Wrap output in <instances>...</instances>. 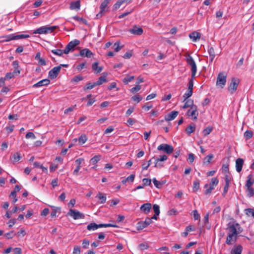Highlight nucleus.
I'll return each instance as SVG.
<instances>
[{
  "label": "nucleus",
  "mask_w": 254,
  "mask_h": 254,
  "mask_svg": "<svg viewBox=\"0 0 254 254\" xmlns=\"http://www.w3.org/2000/svg\"><path fill=\"white\" fill-rule=\"evenodd\" d=\"M226 230L228 231V236L226 244L232 245L236 242L238 235L242 232V229L236 221H232L227 224Z\"/></svg>",
  "instance_id": "f257e3e1"
},
{
  "label": "nucleus",
  "mask_w": 254,
  "mask_h": 254,
  "mask_svg": "<svg viewBox=\"0 0 254 254\" xmlns=\"http://www.w3.org/2000/svg\"><path fill=\"white\" fill-rule=\"evenodd\" d=\"M186 61L188 64H189L191 66V78L189 80L188 90L192 91L193 79L195 78V76L197 71V67L194 60L190 55H188L186 57Z\"/></svg>",
  "instance_id": "f03ea898"
},
{
  "label": "nucleus",
  "mask_w": 254,
  "mask_h": 254,
  "mask_svg": "<svg viewBox=\"0 0 254 254\" xmlns=\"http://www.w3.org/2000/svg\"><path fill=\"white\" fill-rule=\"evenodd\" d=\"M57 27L56 26H50L49 25L41 26L34 30L33 34H47L52 33Z\"/></svg>",
  "instance_id": "7ed1b4c3"
},
{
  "label": "nucleus",
  "mask_w": 254,
  "mask_h": 254,
  "mask_svg": "<svg viewBox=\"0 0 254 254\" xmlns=\"http://www.w3.org/2000/svg\"><path fill=\"white\" fill-rule=\"evenodd\" d=\"M118 226L115 224H97L95 223H91L89 224L88 225L87 227V229L89 231H94L97 230V229L99 228L102 227H115L116 228Z\"/></svg>",
  "instance_id": "20e7f679"
},
{
  "label": "nucleus",
  "mask_w": 254,
  "mask_h": 254,
  "mask_svg": "<svg viewBox=\"0 0 254 254\" xmlns=\"http://www.w3.org/2000/svg\"><path fill=\"white\" fill-rule=\"evenodd\" d=\"M30 36L28 34H20L14 35V34H9L2 36L5 39L2 42H9L11 40H18L20 39H26L29 38Z\"/></svg>",
  "instance_id": "39448f33"
},
{
  "label": "nucleus",
  "mask_w": 254,
  "mask_h": 254,
  "mask_svg": "<svg viewBox=\"0 0 254 254\" xmlns=\"http://www.w3.org/2000/svg\"><path fill=\"white\" fill-rule=\"evenodd\" d=\"M240 80L238 78H232L228 88V91L231 94H233L237 89Z\"/></svg>",
  "instance_id": "423d86ee"
},
{
  "label": "nucleus",
  "mask_w": 254,
  "mask_h": 254,
  "mask_svg": "<svg viewBox=\"0 0 254 254\" xmlns=\"http://www.w3.org/2000/svg\"><path fill=\"white\" fill-rule=\"evenodd\" d=\"M227 75L223 72H220L217 78L216 85L221 88H223L226 83Z\"/></svg>",
  "instance_id": "0eeeda50"
},
{
  "label": "nucleus",
  "mask_w": 254,
  "mask_h": 254,
  "mask_svg": "<svg viewBox=\"0 0 254 254\" xmlns=\"http://www.w3.org/2000/svg\"><path fill=\"white\" fill-rule=\"evenodd\" d=\"M157 150L162 151L163 152L168 154H170L173 152L174 148L171 145L169 144L166 143H162L157 147Z\"/></svg>",
  "instance_id": "6e6552de"
},
{
  "label": "nucleus",
  "mask_w": 254,
  "mask_h": 254,
  "mask_svg": "<svg viewBox=\"0 0 254 254\" xmlns=\"http://www.w3.org/2000/svg\"><path fill=\"white\" fill-rule=\"evenodd\" d=\"M67 214L73 218L74 220L83 219L84 215L78 210H74L72 209H69Z\"/></svg>",
  "instance_id": "1a4fd4ad"
},
{
  "label": "nucleus",
  "mask_w": 254,
  "mask_h": 254,
  "mask_svg": "<svg viewBox=\"0 0 254 254\" xmlns=\"http://www.w3.org/2000/svg\"><path fill=\"white\" fill-rule=\"evenodd\" d=\"M187 115L189 117H191L192 119L194 120H196L198 115L197 106H194L191 107L188 111Z\"/></svg>",
  "instance_id": "9d476101"
},
{
  "label": "nucleus",
  "mask_w": 254,
  "mask_h": 254,
  "mask_svg": "<svg viewBox=\"0 0 254 254\" xmlns=\"http://www.w3.org/2000/svg\"><path fill=\"white\" fill-rule=\"evenodd\" d=\"M61 70V66H55L49 72V77L53 79L56 78Z\"/></svg>",
  "instance_id": "9b49d317"
},
{
  "label": "nucleus",
  "mask_w": 254,
  "mask_h": 254,
  "mask_svg": "<svg viewBox=\"0 0 254 254\" xmlns=\"http://www.w3.org/2000/svg\"><path fill=\"white\" fill-rule=\"evenodd\" d=\"M110 0H104L101 4L100 8V11L96 14L97 18H99L101 17L104 13V10L105 8L107 7L108 4L109 3Z\"/></svg>",
  "instance_id": "f8f14e48"
},
{
  "label": "nucleus",
  "mask_w": 254,
  "mask_h": 254,
  "mask_svg": "<svg viewBox=\"0 0 254 254\" xmlns=\"http://www.w3.org/2000/svg\"><path fill=\"white\" fill-rule=\"evenodd\" d=\"M128 32L131 34L136 35H140L143 33V29L141 27H138L134 25L132 28L129 29Z\"/></svg>",
  "instance_id": "ddd939ff"
},
{
  "label": "nucleus",
  "mask_w": 254,
  "mask_h": 254,
  "mask_svg": "<svg viewBox=\"0 0 254 254\" xmlns=\"http://www.w3.org/2000/svg\"><path fill=\"white\" fill-rule=\"evenodd\" d=\"M151 222H152L151 219L148 218H146L144 222H139L138 223V225L137 226L138 229V230L143 229V228L146 227L149 224H150L151 223Z\"/></svg>",
  "instance_id": "4468645a"
},
{
  "label": "nucleus",
  "mask_w": 254,
  "mask_h": 254,
  "mask_svg": "<svg viewBox=\"0 0 254 254\" xmlns=\"http://www.w3.org/2000/svg\"><path fill=\"white\" fill-rule=\"evenodd\" d=\"M79 55L83 57L91 58L93 54L89 49L85 48L80 51Z\"/></svg>",
  "instance_id": "2eb2a0df"
},
{
  "label": "nucleus",
  "mask_w": 254,
  "mask_h": 254,
  "mask_svg": "<svg viewBox=\"0 0 254 254\" xmlns=\"http://www.w3.org/2000/svg\"><path fill=\"white\" fill-rule=\"evenodd\" d=\"M178 115V112L172 111L165 116V120L166 121H170L173 120Z\"/></svg>",
  "instance_id": "dca6fc26"
},
{
  "label": "nucleus",
  "mask_w": 254,
  "mask_h": 254,
  "mask_svg": "<svg viewBox=\"0 0 254 254\" xmlns=\"http://www.w3.org/2000/svg\"><path fill=\"white\" fill-rule=\"evenodd\" d=\"M244 161L242 158H239L236 160V169L238 172H240L243 168Z\"/></svg>",
  "instance_id": "f3484780"
},
{
  "label": "nucleus",
  "mask_w": 254,
  "mask_h": 254,
  "mask_svg": "<svg viewBox=\"0 0 254 254\" xmlns=\"http://www.w3.org/2000/svg\"><path fill=\"white\" fill-rule=\"evenodd\" d=\"M50 82V81L48 79H44L38 82L33 85V87L37 88L43 86L48 85Z\"/></svg>",
  "instance_id": "a211bd4d"
},
{
  "label": "nucleus",
  "mask_w": 254,
  "mask_h": 254,
  "mask_svg": "<svg viewBox=\"0 0 254 254\" xmlns=\"http://www.w3.org/2000/svg\"><path fill=\"white\" fill-rule=\"evenodd\" d=\"M151 208V204L150 203H144L140 208L141 211L145 214H148Z\"/></svg>",
  "instance_id": "6ab92c4d"
},
{
  "label": "nucleus",
  "mask_w": 254,
  "mask_h": 254,
  "mask_svg": "<svg viewBox=\"0 0 254 254\" xmlns=\"http://www.w3.org/2000/svg\"><path fill=\"white\" fill-rule=\"evenodd\" d=\"M200 33L197 32H193L189 34V37L193 42H196L200 38Z\"/></svg>",
  "instance_id": "aec40b11"
},
{
  "label": "nucleus",
  "mask_w": 254,
  "mask_h": 254,
  "mask_svg": "<svg viewBox=\"0 0 254 254\" xmlns=\"http://www.w3.org/2000/svg\"><path fill=\"white\" fill-rule=\"evenodd\" d=\"M69 8L71 10H78L80 8V2L79 0H77L72 2L70 4Z\"/></svg>",
  "instance_id": "412c9836"
},
{
  "label": "nucleus",
  "mask_w": 254,
  "mask_h": 254,
  "mask_svg": "<svg viewBox=\"0 0 254 254\" xmlns=\"http://www.w3.org/2000/svg\"><path fill=\"white\" fill-rule=\"evenodd\" d=\"M242 250V246L240 245H237L233 248L231 254H241Z\"/></svg>",
  "instance_id": "4be33fe9"
},
{
  "label": "nucleus",
  "mask_w": 254,
  "mask_h": 254,
  "mask_svg": "<svg viewBox=\"0 0 254 254\" xmlns=\"http://www.w3.org/2000/svg\"><path fill=\"white\" fill-rule=\"evenodd\" d=\"M96 198H98L100 200V203H105L106 201V194L105 193H103L101 192H99L98 193V194H97L96 196Z\"/></svg>",
  "instance_id": "5701e85b"
},
{
  "label": "nucleus",
  "mask_w": 254,
  "mask_h": 254,
  "mask_svg": "<svg viewBox=\"0 0 254 254\" xmlns=\"http://www.w3.org/2000/svg\"><path fill=\"white\" fill-rule=\"evenodd\" d=\"M186 101L185 104L184 105V106L182 107L183 109H186L189 107H190V108L192 106H195V105L193 104V100H192L191 99H188V100L187 99Z\"/></svg>",
  "instance_id": "b1692460"
},
{
  "label": "nucleus",
  "mask_w": 254,
  "mask_h": 254,
  "mask_svg": "<svg viewBox=\"0 0 254 254\" xmlns=\"http://www.w3.org/2000/svg\"><path fill=\"white\" fill-rule=\"evenodd\" d=\"M207 51L209 55L210 60L211 62H212L215 56L214 50L213 47H209Z\"/></svg>",
  "instance_id": "393cba45"
},
{
  "label": "nucleus",
  "mask_w": 254,
  "mask_h": 254,
  "mask_svg": "<svg viewBox=\"0 0 254 254\" xmlns=\"http://www.w3.org/2000/svg\"><path fill=\"white\" fill-rule=\"evenodd\" d=\"M98 63H94L92 64V68L93 70L96 73H99L103 69V67L102 66L98 67Z\"/></svg>",
  "instance_id": "a878e982"
},
{
  "label": "nucleus",
  "mask_w": 254,
  "mask_h": 254,
  "mask_svg": "<svg viewBox=\"0 0 254 254\" xmlns=\"http://www.w3.org/2000/svg\"><path fill=\"white\" fill-rule=\"evenodd\" d=\"M80 41L78 40H74L70 41L67 45L71 49L72 51H74L75 47L79 45Z\"/></svg>",
  "instance_id": "bb28decb"
},
{
  "label": "nucleus",
  "mask_w": 254,
  "mask_h": 254,
  "mask_svg": "<svg viewBox=\"0 0 254 254\" xmlns=\"http://www.w3.org/2000/svg\"><path fill=\"white\" fill-rule=\"evenodd\" d=\"M106 82H107L106 76L104 75L101 76L99 78L98 80L95 83L97 86V85H100L102 84H103V83Z\"/></svg>",
  "instance_id": "cd10ccee"
},
{
  "label": "nucleus",
  "mask_w": 254,
  "mask_h": 254,
  "mask_svg": "<svg viewBox=\"0 0 254 254\" xmlns=\"http://www.w3.org/2000/svg\"><path fill=\"white\" fill-rule=\"evenodd\" d=\"M254 181L252 179V175H249L248 176V180L246 182V186L247 188H250L254 184Z\"/></svg>",
  "instance_id": "c85d7f7f"
},
{
  "label": "nucleus",
  "mask_w": 254,
  "mask_h": 254,
  "mask_svg": "<svg viewBox=\"0 0 254 254\" xmlns=\"http://www.w3.org/2000/svg\"><path fill=\"white\" fill-rule=\"evenodd\" d=\"M87 137L85 134H81L78 138V142L80 144H83L87 140Z\"/></svg>",
  "instance_id": "c756f323"
},
{
  "label": "nucleus",
  "mask_w": 254,
  "mask_h": 254,
  "mask_svg": "<svg viewBox=\"0 0 254 254\" xmlns=\"http://www.w3.org/2000/svg\"><path fill=\"white\" fill-rule=\"evenodd\" d=\"M195 129V127L194 126L189 125L186 128V131L187 133L190 135L191 133L194 131Z\"/></svg>",
  "instance_id": "7c9ffc66"
},
{
  "label": "nucleus",
  "mask_w": 254,
  "mask_h": 254,
  "mask_svg": "<svg viewBox=\"0 0 254 254\" xmlns=\"http://www.w3.org/2000/svg\"><path fill=\"white\" fill-rule=\"evenodd\" d=\"M33 165L36 168H40L44 172H47V168L46 167H44L42 165H41L40 163L38 162H34Z\"/></svg>",
  "instance_id": "2f4dec72"
},
{
  "label": "nucleus",
  "mask_w": 254,
  "mask_h": 254,
  "mask_svg": "<svg viewBox=\"0 0 254 254\" xmlns=\"http://www.w3.org/2000/svg\"><path fill=\"white\" fill-rule=\"evenodd\" d=\"M218 183V180L217 178H213L211 179V181L210 184L208 185L210 187L214 189V187L217 186Z\"/></svg>",
  "instance_id": "473e14b6"
},
{
  "label": "nucleus",
  "mask_w": 254,
  "mask_h": 254,
  "mask_svg": "<svg viewBox=\"0 0 254 254\" xmlns=\"http://www.w3.org/2000/svg\"><path fill=\"white\" fill-rule=\"evenodd\" d=\"M199 189V181L196 180L193 182V191L196 192Z\"/></svg>",
  "instance_id": "72a5a7b5"
},
{
  "label": "nucleus",
  "mask_w": 254,
  "mask_h": 254,
  "mask_svg": "<svg viewBox=\"0 0 254 254\" xmlns=\"http://www.w3.org/2000/svg\"><path fill=\"white\" fill-rule=\"evenodd\" d=\"M101 159L100 155H95L90 159V163L92 164H95L97 163Z\"/></svg>",
  "instance_id": "f704fd0d"
},
{
  "label": "nucleus",
  "mask_w": 254,
  "mask_h": 254,
  "mask_svg": "<svg viewBox=\"0 0 254 254\" xmlns=\"http://www.w3.org/2000/svg\"><path fill=\"white\" fill-rule=\"evenodd\" d=\"M134 78V76H127L126 77H125L123 81L125 84H128L129 82L132 81Z\"/></svg>",
  "instance_id": "c9c22d12"
},
{
  "label": "nucleus",
  "mask_w": 254,
  "mask_h": 254,
  "mask_svg": "<svg viewBox=\"0 0 254 254\" xmlns=\"http://www.w3.org/2000/svg\"><path fill=\"white\" fill-rule=\"evenodd\" d=\"M245 213L248 216H251L254 218V209L247 208L245 210Z\"/></svg>",
  "instance_id": "e433bc0d"
},
{
  "label": "nucleus",
  "mask_w": 254,
  "mask_h": 254,
  "mask_svg": "<svg viewBox=\"0 0 254 254\" xmlns=\"http://www.w3.org/2000/svg\"><path fill=\"white\" fill-rule=\"evenodd\" d=\"M73 19L78 21H79L80 22H81L82 23H83V24H87V20L82 18V17H78L77 16H74L72 17Z\"/></svg>",
  "instance_id": "4c0bfd02"
},
{
  "label": "nucleus",
  "mask_w": 254,
  "mask_h": 254,
  "mask_svg": "<svg viewBox=\"0 0 254 254\" xmlns=\"http://www.w3.org/2000/svg\"><path fill=\"white\" fill-rule=\"evenodd\" d=\"M51 52L55 55H57L59 56H62L63 54V50L60 49H55L51 50Z\"/></svg>",
  "instance_id": "58836bf2"
},
{
  "label": "nucleus",
  "mask_w": 254,
  "mask_h": 254,
  "mask_svg": "<svg viewBox=\"0 0 254 254\" xmlns=\"http://www.w3.org/2000/svg\"><path fill=\"white\" fill-rule=\"evenodd\" d=\"M138 248L141 250L143 251L145 250H147L149 248V245L146 242H144L138 245Z\"/></svg>",
  "instance_id": "ea45409f"
},
{
  "label": "nucleus",
  "mask_w": 254,
  "mask_h": 254,
  "mask_svg": "<svg viewBox=\"0 0 254 254\" xmlns=\"http://www.w3.org/2000/svg\"><path fill=\"white\" fill-rule=\"evenodd\" d=\"M120 43L119 41H117L116 43H115L114 45L115 52H118L122 49L123 46H120Z\"/></svg>",
  "instance_id": "a19ab883"
},
{
  "label": "nucleus",
  "mask_w": 254,
  "mask_h": 254,
  "mask_svg": "<svg viewBox=\"0 0 254 254\" xmlns=\"http://www.w3.org/2000/svg\"><path fill=\"white\" fill-rule=\"evenodd\" d=\"M192 94V91L187 90L186 93L183 95L184 101L190 97Z\"/></svg>",
  "instance_id": "79ce46f5"
},
{
  "label": "nucleus",
  "mask_w": 254,
  "mask_h": 254,
  "mask_svg": "<svg viewBox=\"0 0 254 254\" xmlns=\"http://www.w3.org/2000/svg\"><path fill=\"white\" fill-rule=\"evenodd\" d=\"M204 188L206 189V190H205L204 192V193L205 194H210L211 193L212 190H214L213 188L210 187L208 184H205L204 186Z\"/></svg>",
  "instance_id": "37998d69"
},
{
  "label": "nucleus",
  "mask_w": 254,
  "mask_h": 254,
  "mask_svg": "<svg viewBox=\"0 0 254 254\" xmlns=\"http://www.w3.org/2000/svg\"><path fill=\"white\" fill-rule=\"evenodd\" d=\"M213 157V154H209L204 159L203 163L208 164L212 158Z\"/></svg>",
  "instance_id": "c03bdc74"
},
{
  "label": "nucleus",
  "mask_w": 254,
  "mask_h": 254,
  "mask_svg": "<svg viewBox=\"0 0 254 254\" xmlns=\"http://www.w3.org/2000/svg\"><path fill=\"white\" fill-rule=\"evenodd\" d=\"M213 128L212 127H208L203 130V133L204 136H206L210 134Z\"/></svg>",
  "instance_id": "a18cd8bd"
},
{
  "label": "nucleus",
  "mask_w": 254,
  "mask_h": 254,
  "mask_svg": "<svg viewBox=\"0 0 254 254\" xmlns=\"http://www.w3.org/2000/svg\"><path fill=\"white\" fill-rule=\"evenodd\" d=\"M96 86V85L95 84V82H94L93 83H91V82H89L86 84L85 86L84 87V90L91 89L93 88Z\"/></svg>",
  "instance_id": "49530a36"
},
{
  "label": "nucleus",
  "mask_w": 254,
  "mask_h": 254,
  "mask_svg": "<svg viewBox=\"0 0 254 254\" xmlns=\"http://www.w3.org/2000/svg\"><path fill=\"white\" fill-rule=\"evenodd\" d=\"M247 192L249 197H252L254 195V189L252 187L247 188Z\"/></svg>",
  "instance_id": "de8ad7c7"
},
{
  "label": "nucleus",
  "mask_w": 254,
  "mask_h": 254,
  "mask_svg": "<svg viewBox=\"0 0 254 254\" xmlns=\"http://www.w3.org/2000/svg\"><path fill=\"white\" fill-rule=\"evenodd\" d=\"M152 181L154 186L157 188L160 189L162 187L163 184L160 182L158 181L155 178L153 179Z\"/></svg>",
  "instance_id": "09e8293b"
},
{
  "label": "nucleus",
  "mask_w": 254,
  "mask_h": 254,
  "mask_svg": "<svg viewBox=\"0 0 254 254\" xmlns=\"http://www.w3.org/2000/svg\"><path fill=\"white\" fill-rule=\"evenodd\" d=\"M12 158L14 162L19 161L21 158L20 154L18 152L15 153L13 155Z\"/></svg>",
  "instance_id": "8fccbe9b"
},
{
  "label": "nucleus",
  "mask_w": 254,
  "mask_h": 254,
  "mask_svg": "<svg viewBox=\"0 0 254 254\" xmlns=\"http://www.w3.org/2000/svg\"><path fill=\"white\" fill-rule=\"evenodd\" d=\"M246 139H249L253 136V132L251 130H247L244 133Z\"/></svg>",
  "instance_id": "3c124183"
},
{
  "label": "nucleus",
  "mask_w": 254,
  "mask_h": 254,
  "mask_svg": "<svg viewBox=\"0 0 254 254\" xmlns=\"http://www.w3.org/2000/svg\"><path fill=\"white\" fill-rule=\"evenodd\" d=\"M153 209L156 215H159L160 214V207L158 205L155 204L153 205Z\"/></svg>",
  "instance_id": "603ef678"
},
{
  "label": "nucleus",
  "mask_w": 254,
  "mask_h": 254,
  "mask_svg": "<svg viewBox=\"0 0 254 254\" xmlns=\"http://www.w3.org/2000/svg\"><path fill=\"white\" fill-rule=\"evenodd\" d=\"M15 234H14V231H11L9 232L6 233L4 234V236L7 239H12Z\"/></svg>",
  "instance_id": "864d4df0"
},
{
  "label": "nucleus",
  "mask_w": 254,
  "mask_h": 254,
  "mask_svg": "<svg viewBox=\"0 0 254 254\" xmlns=\"http://www.w3.org/2000/svg\"><path fill=\"white\" fill-rule=\"evenodd\" d=\"M222 171L224 174H229V165L228 164H224L222 166Z\"/></svg>",
  "instance_id": "5fc2aeb1"
},
{
  "label": "nucleus",
  "mask_w": 254,
  "mask_h": 254,
  "mask_svg": "<svg viewBox=\"0 0 254 254\" xmlns=\"http://www.w3.org/2000/svg\"><path fill=\"white\" fill-rule=\"evenodd\" d=\"M25 137L27 139H29V138L35 139V138H36V136H35V134L32 132H27L25 135Z\"/></svg>",
  "instance_id": "6e6d98bb"
},
{
  "label": "nucleus",
  "mask_w": 254,
  "mask_h": 254,
  "mask_svg": "<svg viewBox=\"0 0 254 254\" xmlns=\"http://www.w3.org/2000/svg\"><path fill=\"white\" fill-rule=\"evenodd\" d=\"M125 2V0L118 1L114 5L115 9H118L121 5Z\"/></svg>",
  "instance_id": "4d7b16f0"
},
{
  "label": "nucleus",
  "mask_w": 254,
  "mask_h": 254,
  "mask_svg": "<svg viewBox=\"0 0 254 254\" xmlns=\"http://www.w3.org/2000/svg\"><path fill=\"white\" fill-rule=\"evenodd\" d=\"M141 89V86L139 85H137L136 86H135V87L132 88L131 89H130V91L134 93L136 92H137L139 90H140V89Z\"/></svg>",
  "instance_id": "13d9d810"
},
{
  "label": "nucleus",
  "mask_w": 254,
  "mask_h": 254,
  "mask_svg": "<svg viewBox=\"0 0 254 254\" xmlns=\"http://www.w3.org/2000/svg\"><path fill=\"white\" fill-rule=\"evenodd\" d=\"M143 184L145 186H150L151 184V180L149 179L144 178L142 180Z\"/></svg>",
  "instance_id": "bf43d9fd"
},
{
  "label": "nucleus",
  "mask_w": 254,
  "mask_h": 254,
  "mask_svg": "<svg viewBox=\"0 0 254 254\" xmlns=\"http://www.w3.org/2000/svg\"><path fill=\"white\" fill-rule=\"evenodd\" d=\"M8 118L10 120H17L18 119V116L17 114L14 115H9Z\"/></svg>",
  "instance_id": "052dcab7"
},
{
  "label": "nucleus",
  "mask_w": 254,
  "mask_h": 254,
  "mask_svg": "<svg viewBox=\"0 0 254 254\" xmlns=\"http://www.w3.org/2000/svg\"><path fill=\"white\" fill-rule=\"evenodd\" d=\"M193 218L195 220H198L200 218V215L196 210L192 211Z\"/></svg>",
  "instance_id": "680f3d73"
},
{
  "label": "nucleus",
  "mask_w": 254,
  "mask_h": 254,
  "mask_svg": "<svg viewBox=\"0 0 254 254\" xmlns=\"http://www.w3.org/2000/svg\"><path fill=\"white\" fill-rule=\"evenodd\" d=\"M167 158H168V157L167 156V155L164 154V155L160 156V158H156L155 160L159 161L160 162H162V161L166 160L167 159Z\"/></svg>",
  "instance_id": "e2e57ef3"
},
{
  "label": "nucleus",
  "mask_w": 254,
  "mask_h": 254,
  "mask_svg": "<svg viewBox=\"0 0 254 254\" xmlns=\"http://www.w3.org/2000/svg\"><path fill=\"white\" fill-rule=\"evenodd\" d=\"M229 187V184L225 183V186H224V188L223 189V192L222 193V195L223 196H225L226 194L227 193V192L228 190Z\"/></svg>",
  "instance_id": "0e129e2a"
},
{
  "label": "nucleus",
  "mask_w": 254,
  "mask_h": 254,
  "mask_svg": "<svg viewBox=\"0 0 254 254\" xmlns=\"http://www.w3.org/2000/svg\"><path fill=\"white\" fill-rule=\"evenodd\" d=\"M163 166V164L162 163V162H160L159 161L155 160V165H154L155 167L160 168L162 167Z\"/></svg>",
  "instance_id": "69168bd1"
},
{
  "label": "nucleus",
  "mask_w": 254,
  "mask_h": 254,
  "mask_svg": "<svg viewBox=\"0 0 254 254\" xmlns=\"http://www.w3.org/2000/svg\"><path fill=\"white\" fill-rule=\"evenodd\" d=\"M73 254H80V248L78 246H75L73 251Z\"/></svg>",
  "instance_id": "338daca9"
},
{
  "label": "nucleus",
  "mask_w": 254,
  "mask_h": 254,
  "mask_svg": "<svg viewBox=\"0 0 254 254\" xmlns=\"http://www.w3.org/2000/svg\"><path fill=\"white\" fill-rule=\"evenodd\" d=\"M188 161L190 163H192L194 160V156L192 153H190L188 158Z\"/></svg>",
  "instance_id": "774afa93"
}]
</instances>
